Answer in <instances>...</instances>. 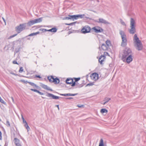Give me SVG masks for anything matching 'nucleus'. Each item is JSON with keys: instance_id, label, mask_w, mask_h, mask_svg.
<instances>
[{"instance_id": "nucleus-12", "label": "nucleus", "mask_w": 146, "mask_h": 146, "mask_svg": "<svg viewBox=\"0 0 146 146\" xmlns=\"http://www.w3.org/2000/svg\"><path fill=\"white\" fill-rule=\"evenodd\" d=\"M108 47L104 43L102 44L101 46L100 45L98 48L99 50H108Z\"/></svg>"}, {"instance_id": "nucleus-23", "label": "nucleus", "mask_w": 146, "mask_h": 146, "mask_svg": "<svg viewBox=\"0 0 146 146\" xmlns=\"http://www.w3.org/2000/svg\"><path fill=\"white\" fill-rule=\"evenodd\" d=\"M53 81V82H54L56 84L59 83L60 82L59 79L57 78H54Z\"/></svg>"}, {"instance_id": "nucleus-57", "label": "nucleus", "mask_w": 146, "mask_h": 146, "mask_svg": "<svg viewBox=\"0 0 146 146\" xmlns=\"http://www.w3.org/2000/svg\"><path fill=\"white\" fill-rule=\"evenodd\" d=\"M97 2L99 3L100 1L99 0H96Z\"/></svg>"}, {"instance_id": "nucleus-29", "label": "nucleus", "mask_w": 146, "mask_h": 146, "mask_svg": "<svg viewBox=\"0 0 146 146\" xmlns=\"http://www.w3.org/2000/svg\"><path fill=\"white\" fill-rule=\"evenodd\" d=\"M94 82H90V83L87 84L86 85V86H92L94 84Z\"/></svg>"}, {"instance_id": "nucleus-27", "label": "nucleus", "mask_w": 146, "mask_h": 146, "mask_svg": "<svg viewBox=\"0 0 146 146\" xmlns=\"http://www.w3.org/2000/svg\"><path fill=\"white\" fill-rule=\"evenodd\" d=\"M39 32H37L36 33H32L31 34L29 35V36H33L34 35H36L37 34H39Z\"/></svg>"}, {"instance_id": "nucleus-43", "label": "nucleus", "mask_w": 146, "mask_h": 146, "mask_svg": "<svg viewBox=\"0 0 146 146\" xmlns=\"http://www.w3.org/2000/svg\"><path fill=\"white\" fill-rule=\"evenodd\" d=\"M60 95L61 96H68V93L66 94H60Z\"/></svg>"}, {"instance_id": "nucleus-40", "label": "nucleus", "mask_w": 146, "mask_h": 146, "mask_svg": "<svg viewBox=\"0 0 146 146\" xmlns=\"http://www.w3.org/2000/svg\"><path fill=\"white\" fill-rule=\"evenodd\" d=\"M22 119L23 120V123H26L27 122L25 120V119H24L23 116L22 115Z\"/></svg>"}, {"instance_id": "nucleus-4", "label": "nucleus", "mask_w": 146, "mask_h": 146, "mask_svg": "<svg viewBox=\"0 0 146 146\" xmlns=\"http://www.w3.org/2000/svg\"><path fill=\"white\" fill-rule=\"evenodd\" d=\"M119 34L121 36L122 40L121 45L122 47H125L127 44V40L126 38V35L124 32L122 30L120 31Z\"/></svg>"}, {"instance_id": "nucleus-10", "label": "nucleus", "mask_w": 146, "mask_h": 146, "mask_svg": "<svg viewBox=\"0 0 146 146\" xmlns=\"http://www.w3.org/2000/svg\"><path fill=\"white\" fill-rule=\"evenodd\" d=\"M94 21L95 22L98 23H102L104 24H110L111 23L107 21H106V20H105L104 19L101 18H100L99 19V21H98L97 20H94Z\"/></svg>"}, {"instance_id": "nucleus-14", "label": "nucleus", "mask_w": 146, "mask_h": 146, "mask_svg": "<svg viewBox=\"0 0 146 146\" xmlns=\"http://www.w3.org/2000/svg\"><path fill=\"white\" fill-rule=\"evenodd\" d=\"M66 83L68 84H72V86H74L75 85V82H73V80L72 79H67L66 80Z\"/></svg>"}, {"instance_id": "nucleus-42", "label": "nucleus", "mask_w": 146, "mask_h": 146, "mask_svg": "<svg viewBox=\"0 0 146 146\" xmlns=\"http://www.w3.org/2000/svg\"><path fill=\"white\" fill-rule=\"evenodd\" d=\"M31 90L33 91H34V92H36L37 93H38V90H36L35 89H31Z\"/></svg>"}, {"instance_id": "nucleus-18", "label": "nucleus", "mask_w": 146, "mask_h": 146, "mask_svg": "<svg viewBox=\"0 0 146 146\" xmlns=\"http://www.w3.org/2000/svg\"><path fill=\"white\" fill-rule=\"evenodd\" d=\"M105 145L103 139L101 138L100 141L98 146H104Z\"/></svg>"}, {"instance_id": "nucleus-37", "label": "nucleus", "mask_w": 146, "mask_h": 146, "mask_svg": "<svg viewBox=\"0 0 146 146\" xmlns=\"http://www.w3.org/2000/svg\"><path fill=\"white\" fill-rule=\"evenodd\" d=\"M104 55H105V56L106 57V56H110L109 53L108 52H104Z\"/></svg>"}, {"instance_id": "nucleus-17", "label": "nucleus", "mask_w": 146, "mask_h": 146, "mask_svg": "<svg viewBox=\"0 0 146 146\" xmlns=\"http://www.w3.org/2000/svg\"><path fill=\"white\" fill-rule=\"evenodd\" d=\"M35 24V20H31L29 21L27 23V25L28 26H31L32 25Z\"/></svg>"}, {"instance_id": "nucleus-64", "label": "nucleus", "mask_w": 146, "mask_h": 146, "mask_svg": "<svg viewBox=\"0 0 146 146\" xmlns=\"http://www.w3.org/2000/svg\"><path fill=\"white\" fill-rule=\"evenodd\" d=\"M82 31V29H81V31Z\"/></svg>"}, {"instance_id": "nucleus-20", "label": "nucleus", "mask_w": 146, "mask_h": 146, "mask_svg": "<svg viewBox=\"0 0 146 146\" xmlns=\"http://www.w3.org/2000/svg\"><path fill=\"white\" fill-rule=\"evenodd\" d=\"M35 23L41 22L42 21V18H40L34 19Z\"/></svg>"}, {"instance_id": "nucleus-33", "label": "nucleus", "mask_w": 146, "mask_h": 146, "mask_svg": "<svg viewBox=\"0 0 146 146\" xmlns=\"http://www.w3.org/2000/svg\"><path fill=\"white\" fill-rule=\"evenodd\" d=\"M6 125L7 127H10V123L8 120H7Z\"/></svg>"}, {"instance_id": "nucleus-15", "label": "nucleus", "mask_w": 146, "mask_h": 146, "mask_svg": "<svg viewBox=\"0 0 146 146\" xmlns=\"http://www.w3.org/2000/svg\"><path fill=\"white\" fill-rule=\"evenodd\" d=\"M40 86L43 88L47 90L52 91V89H50V88L48 87L47 86L43 84H41L40 85Z\"/></svg>"}, {"instance_id": "nucleus-50", "label": "nucleus", "mask_w": 146, "mask_h": 146, "mask_svg": "<svg viewBox=\"0 0 146 146\" xmlns=\"http://www.w3.org/2000/svg\"><path fill=\"white\" fill-rule=\"evenodd\" d=\"M2 19H3V21H4V22H5V25H6V21H5V19L3 17H2Z\"/></svg>"}, {"instance_id": "nucleus-62", "label": "nucleus", "mask_w": 146, "mask_h": 146, "mask_svg": "<svg viewBox=\"0 0 146 146\" xmlns=\"http://www.w3.org/2000/svg\"><path fill=\"white\" fill-rule=\"evenodd\" d=\"M11 74L13 75H15V74L14 73H11Z\"/></svg>"}, {"instance_id": "nucleus-9", "label": "nucleus", "mask_w": 146, "mask_h": 146, "mask_svg": "<svg viewBox=\"0 0 146 146\" xmlns=\"http://www.w3.org/2000/svg\"><path fill=\"white\" fill-rule=\"evenodd\" d=\"M20 42L21 40L20 39L18 40L13 41V46L12 47V48L14 49V48L15 47H17L18 48V49L19 50L20 48Z\"/></svg>"}, {"instance_id": "nucleus-8", "label": "nucleus", "mask_w": 146, "mask_h": 146, "mask_svg": "<svg viewBox=\"0 0 146 146\" xmlns=\"http://www.w3.org/2000/svg\"><path fill=\"white\" fill-rule=\"evenodd\" d=\"M92 28L88 25H86L83 27V34H85L92 32Z\"/></svg>"}, {"instance_id": "nucleus-38", "label": "nucleus", "mask_w": 146, "mask_h": 146, "mask_svg": "<svg viewBox=\"0 0 146 146\" xmlns=\"http://www.w3.org/2000/svg\"><path fill=\"white\" fill-rule=\"evenodd\" d=\"M0 102L3 104H5V101L1 99V97L0 96Z\"/></svg>"}, {"instance_id": "nucleus-63", "label": "nucleus", "mask_w": 146, "mask_h": 146, "mask_svg": "<svg viewBox=\"0 0 146 146\" xmlns=\"http://www.w3.org/2000/svg\"><path fill=\"white\" fill-rule=\"evenodd\" d=\"M19 50H18L16 51V52H17L19 51Z\"/></svg>"}, {"instance_id": "nucleus-26", "label": "nucleus", "mask_w": 146, "mask_h": 146, "mask_svg": "<svg viewBox=\"0 0 146 146\" xmlns=\"http://www.w3.org/2000/svg\"><path fill=\"white\" fill-rule=\"evenodd\" d=\"M24 126L25 127L26 129L27 130V131H28L29 129H30V127L28 126L27 123H25V124L24 125Z\"/></svg>"}, {"instance_id": "nucleus-6", "label": "nucleus", "mask_w": 146, "mask_h": 146, "mask_svg": "<svg viewBox=\"0 0 146 146\" xmlns=\"http://www.w3.org/2000/svg\"><path fill=\"white\" fill-rule=\"evenodd\" d=\"M82 18V15H69L68 17H66L63 18V20H69L70 19L72 21L78 19V18Z\"/></svg>"}, {"instance_id": "nucleus-36", "label": "nucleus", "mask_w": 146, "mask_h": 146, "mask_svg": "<svg viewBox=\"0 0 146 146\" xmlns=\"http://www.w3.org/2000/svg\"><path fill=\"white\" fill-rule=\"evenodd\" d=\"M39 31H42L43 32H45L47 31V30L44 29H39Z\"/></svg>"}, {"instance_id": "nucleus-32", "label": "nucleus", "mask_w": 146, "mask_h": 146, "mask_svg": "<svg viewBox=\"0 0 146 146\" xmlns=\"http://www.w3.org/2000/svg\"><path fill=\"white\" fill-rule=\"evenodd\" d=\"M17 34H14V35H12V36H10L8 38V39H10L12 38H13L14 37L16 36H17Z\"/></svg>"}, {"instance_id": "nucleus-30", "label": "nucleus", "mask_w": 146, "mask_h": 146, "mask_svg": "<svg viewBox=\"0 0 146 146\" xmlns=\"http://www.w3.org/2000/svg\"><path fill=\"white\" fill-rule=\"evenodd\" d=\"M111 98H109L106 97L104 98V101H106L107 103L111 100Z\"/></svg>"}, {"instance_id": "nucleus-34", "label": "nucleus", "mask_w": 146, "mask_h": 146, "mask_svg": "<svg viewBox=\"0 0 146 146\" xmlns=\"http://www.w3.org/2000/svg\"><path fill=\"white\" fill-rule=\"evenodd\" d=\"M102 58H106V56H105V55H104H104H101L99 57L98 59H99V60L101 59Z\"/></svg>"}, {"instance_id": "nucleus-1", "label": "nucleus", "mask_w": 146, "mask_h": 146, "mask_svg": "<svg viewBox=\"0 0 146 146\" xmlns=\"http://www.w3.org/2000/svg\"><path fill=\"white\" fill-rule=\"evenodd\" d=\"M133 54L131 49L126 47L123 50L121 59L124 62L129 64L133 60Z\"/></svg>"}, {"instance_id": "nucleus-16", "label": "nucleus", "mask_w": 146, "mask_h": 146, "mask_svg": "<svg viewBox=\"0 0 146 146\" xmlns=\"http://www.w3.org/2000/svg\"><path fill=\"white\" fill-rule=\"evenodd\" d=\"M14 141L16 146H21L19 143L20 140L19 139L15 138L14 139Z\"/></svg>"}, {"instance_id": "nucleus-54", "label": "nucleus", "mask_w": 146, "mask_h": 146, "mask_svg": "<svg viewBox=\"0 0 146 146\" xmlns=\"http://www.w3.org/2000/svg\"><path fill=\"white\" fill-rule=\"evenodd\" d=\"M47 31H50L52 32V30H51V29H50L47 30Z\"/></svg>"}, {"instance_id": "nucleus-11", "label": "nucleus", "mask_w": 146, "mask_h": 146, "mask_svg": "<svg viewBox=\"0 0 146 146\" xmlns=\"http://www.w3.org/2000/svg\"><path fill=\"white\" fill-rule=\"evenodd\" d=\"M90 77L91 79L96 81L99 79V74L98 73L94 72L91 74Z\"/></svg>"}, {"instance_id": "nucleus-31", "label": "nucleus", "mask_w": 146, "mask_h": 146, "mask_svg": "<svg viewBox=\"0 0 146 146\" xmlns=\"http://www.w3.org/2000/svg\"><path fill=\"white\" fill-rule=\"evenodd\" d=\"M52 30V32H56L57 31V29L56 28H52L51 29Z\"/></svg>"}, {"instance_id": "nucleus-44", "label": "nucleus", "mask_w": 146, "mask_h": 146, "mask_svg": "<svg viewBox=\"0 0 146 146\" xmlns=\"http://www.w3.org/2000/svg\"><path fill=\"white\" fill-rule=\"evenodd\" d=\"M76 95V94H71L68 93V96H74Z\"/></svg>"}, {"instance_id": "nucleus-28", "label": "nucleus", "mask_w": 146, "mask_h": 146, "mask_svg": "<svg viewBox=\"0 0 146 146\" xmlns=\"http://www.w3.org/2000/svg\"><path fill=\"white\" fill-rule=\"evenodd\" d=\"M104 58H103L102 59H100L99 60V59H98V61L102 65L103 64V62H104Z\"/></svg>"}, {"instance_id": "nucleus-35", "label": "nucleus", "mask_w": 146, "mask_h": 146, "mask_svg": "<svg viewBox=\"0 0 146 146\" xmlns=\"http://www.w3.org/2000/svg\"><path fill=\"white\" fill-rule=\"evenodd\" d=\"M120 22L121 23V24L122 25H126V24L122 20V19H120Z\"/></svg>"}, {"instance_id": "nucleus-49", "label": "nucleus", "mask_w": 146, "mask_h": 146, "mask_svg": "<svg viewBox=\"0 0 146 146\" xmlns=\"http://www.w3.org/2000/svg\"><path fill=\"white\" fill-rule=\"evenodd\" d=\"M2 133L1 131H0V140H1L2 139V136H1Z\"/></svg>"}, {"instance_id": "nucleus-3", "label": "nucleus", "mask_w": 146, "mask_h": 146, "mask_svg": "<svg viewBox=\"0 0 146 146\" xmlns=\"http://www.w3.org/2000/svg\"><path fill=\"white\" fill-rule=\"evenodd\" d=\"M130 25L131 29L129 30V31L130 34H133L136 32V23L135 20L132 18H131Z\"/></svg>"}, {"instance_id": "nucleus-53", "label": "nucleus", "mask_w": 146, "mask_h": 146, "mask_svg": "<svg viewBox=\"0 0 146 146\" xmlns=\"http://www.w3.org/2000/svg\"><path fill=\"white\" fill-rule=\"evenodd\" d=\"M77 106H78L79 107L81 108V107H82V105H77Z\"/></svg>"}, {"instance_id": "nucleus-59", "label": "nucleus", "mask_w": 146, "mask_h": 146, "mask_svg": "<svg viewBox=\"0 0 146 146\" xmlns=\"http://www.w3.org/2000/svg\"><path fill=\"white\" fill-rule=\"evenodd\" d=\"M71 23H70V24H67V25H71Z\"/></svg>"}, {"instance_id": "nucleus-47", "label": "nucleus", "mask_w": 146, "mask_h": 146, "mask_svg": "<svg viewBox=\"0 0 146 146\" xmlns=\"http://www.w3.org/2000/svg\"><path fill=\"white\" fill-rule=\"evenodd\" d=\"M13 63L14 64H18V63H17V62L16 61H13Z\"/></svg>"}, {"instance_id": "nucleus-60", "label": "nucleus", "mask_w": 146, "mask_h": 146, "mask_svg": "<svg viewBox=\"0 0 146 146\" xmlns=\"http://www.w3.org/2000/svg\"><path fill=\"white\" fill-rule=\"evenodd\" d=\"M82 106H83V108H84V105L83 104Z\"/></svg>"}, {"instance_id": "nucleus-41", "label": "nucleus", "mask_w": 146, "mask_h": 146, "mask_svg": "<svg viewBox=\"0 0 146 146\" xmlns=\"http://www.w3.org/2000/svg\"><path fill=\"white\" fill-rule=\"evenodd\" d=\"M80 79V78H75L74 80L75 81V82L78 81V80H79Z\"/></svg>"}, {"instance_id": "nucleus-7", "label": "nucleus", "mask_w": 146, "mask_h": 146, "mask_svg": "<svg viewBox=\"0 0 146 146\" xmlns=\"http://www.w3.org/2000/svg\"><path fill=\"white\" fill-rule=\"evenodd\" d=\"M104 29L101 27L98 26H95L92 28V32H94L96 33H101L104 31Z\"/></svg>"}, {"instance_id": "nucleus-39", "label": "nucleus", "mask_w": 146, "mask_h": 146, "mask_svg": "<svg viewBox=\"0 0 146 146\" xmlns=\"http://www.w3.org/2000/svg\"><path fill=\"white\" fill-rule=\"evenodd\" d=\"M23 71V68L22 67H21L20 68V69L19 71V72L20 73H21Z\"/></svg>"}, {"instance_id": "nucleus-55", "label": "nucleus", "mask_w": 146, "mask_h": 146, "mask_svg": "<svg viewBox=\"0 0 146 146\" xmlns=\"http://www.w3.org/2000/svg\"><path fill=\"white\" fill-rule=\"evenodd\" d=\"M72 98H66V99H72Z\"/></svg>"}, {"instance_id": "nucleus-24", "label": "nucleus", "mask_w": 146, "mask_h": 146, "mask_svg": "<svg viewBox=\"0 0 146 146\" xmlns=\"http://www.w3.org/2000/svg\"><path fill=\"white\" fill-rule=\"evenodd\" d=\"M90 19L89 17H86L84 14H83V20H89Z\"/></svg>"}, {"instance_id": "nucleus-21", "label": "nucleus", "mask_w": 146, "mask_h": 146, "mask_svg": "<svg viewBox=\"0 0 146 146\" xmlns=\"http://www.w3.org/2000/svg\"><path fill=\"white\" fill-rule=\"evenodd\" d=\"M108 111V110L106 108H102L100 110V112L102 113H107Z\"/></svg>"}, {"instance_id": "nucleus-5", "label": "nucleus", "mask_w": 146, "mask_h": 146, "mask_svg": "<svg viewBox=\"0 0 146 146\" xmlns=\"http://www.w3.org/2000/svg\"><path fill=\"white\" fill-rule=\"evenodd\" d=\"M26 27V24L23 23L19 25L16 26L15 28V30L17 33H19L21 31L25 29Z\"/></svg>"}, {"instance_id": "nucleus-46", "label": "nucleus", "mask_w": 146, "mask_h": 146, "mask_svg": "<svg viewBox=\"0 0 146 146\" xmlns=\"http://www.w3.org/2000/svg\"><path fill=\"white\" fill-rule=\"evenodd\" d=\"M21 82H23V83H26V82H27V81H26L25 80H21Z\"/></svg>"}, {"instance_id": "nucleus-13", "label": "nucleus", "mask_w": 146, "mask_h": 146, "mask_svg": "<svg viewBox=\"0 0 146 146\" xmlns=\"http://www.w3.org/2000/svg\"><path fill=\"white\" fill-rule=\"evenodd\" d=\"M46 96L49 98H52V99L55 100H57L59 99V98H61V97L55 96L53 94L48 93Z\"/></svg>"}, {"instance_id": "nucleus-22", "label": "nucleus", "mask_w": 146, "mask_h": 146, "mask_svg": "<svg viewBox=\"0 0 146 146\" xmlns=\"http://www.w3.org/2000/svg\"><path fill=\"white\" fill-rule=\"evenodd\" d=\"M48 79L50 82H53V81L54 80V78L53 76H51L48 77Z\"/></svg>"}, {"instance_id": "nucleus-25", "label": "nucleus", "mask_w": 146, "mask_h": 146, "mask_svg": "<svg viewBox=\"0 0 146 146\" xmlns=\"http://www.w3.org/2000/svg\"><path fill=\"white\" fill-rule=\"evenodd\" d=\"M28 83H29L30 85L33 86H34L36 88L38 87V86L36 85L34 83L32 82H28Z\"/></svg>"}, {"instance_id": "nucleus-45", "label": "nucleus", "mask_w": 146, "mask_h": 146, "mask_svg": "<svg viewBox=\"0 0 146 146\" xmlns=\"http://www.w3.org/2000/svg\"><path fill=\"white\" fill-rule=\"evenodd\" d=\"M35 76L36 77L38 78H41L40 76L38 75H36Z\"/></svg>"}, {"instance_id": "nucleus-56", "label": "nucleus", "mask_w": 146, "mask_h": 146, "mask_svg": "<svg viewBox=\"0 0 146 146\" xmlns=\"http://www.w3.org/2000/svg\"><path fill=\"white\" fill-rule=\"evenodd\" d=\"M11 98H12L13 102L14 101V100L13 98V97H12Z\"/></svg>"}, {"instance_id": "nucleus-58", "label": "nucleus", "mask_w": 146, "mask_h": 146, "mask_svg": "<svg viewBox=\"0 0 146 146\" xmlns=\"http://www.w3.org/2000/svg\"><path fill=\"white\" fill-rule=\"evenodd\" d=\"M88 76V75H86V76L87 78Z\"/></svg>"}, {"instance_id": "nucleus-61", "label": "nucleus", "mask_w": 146, "mask_h": 146, "mask_svg": "<svg viewBox=\"0 0 146 146\" xmlns=\"http://www.w3.org/2000/svg\"><path fill=\"white\" fill-rule=\"evenodd\" d=\"M84 81H83V83H82V84H83L84 83Z\"/></svg>"}, {"instance_id": "nucleus-19", "label": "nucleus", "mask_w": 146, "mask_h": 146, "mask_svg": "<svg viewBox=\"0 0 146 146\" xmlns=\"http://www.w3.org/2000/svg\"><path fill=\"white\" fill-rule=\"evenodd\" d=\"M106 45H107V46L109 47L111 45V44L110 40H107L106 42Z\"/></svg>"}, {"instance_id": "nucleus-52", "label": "nucleus", "mask_w": 146, "mask_h": 146, "mask_svg": "<svg viewBox=\"0 0 146 146\" xmlns=\"http://www.w3.org/2000/svg\"><path fill=\"white\" fill-rule=\"evenodd\" d=\"M55 106L56 107H57V108H58V110H59L60 109H59V105H56Z\"/></svg>"}, {"instance_id": "nucleus-2", "label": "nucleus", "mask_w": 146, "mask_h": 146, "mask_svg": "<svg viewBox=\"0 0 146 146\" xmlns=\"http://www.w3.org/2000/svg\"><path fill=\"white\" fill-rule=\"evenodd\" d=\"M133 40L135 44V46L136 49L139 51L142 50L143 48L142 44L139 37H137L136 34H135L134 35Z\"/></svg>"}, {"instance_id": "nucleus-51", "label": "nucleus", "mask_w": 146, "mask_h": 146, "mask_svg": "<svg viewBox=\"0 0 146 146\" xmlns=\"http://www.w3.org/2000/svg\"><path fill=\"white\" fill-rule=\"evenodd\" d=\"M104 101V102L103 103H102V104L103 105H105L106 103H107V102H106V101Z\"/></svg>"}, {"instance_id": "nucleus-48", "label": "nucleus", "mask_w": 146, "mask_h": 146, "mask_svg": "<svg viewBox=\"0 0 146 146\" xmlns=\"http://www.w3.org/2000/svg\"><path fill=\"white\" fill-rule=\"evenodd\" d=\"M38 93L40 95H43L44 94L43 93L40 92V91H38Z\"/></svg>"}]
</instances>
